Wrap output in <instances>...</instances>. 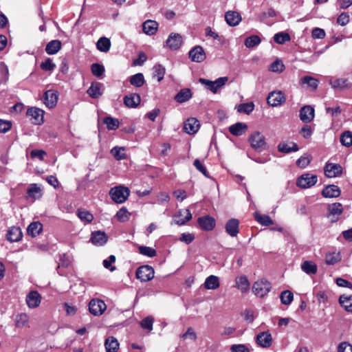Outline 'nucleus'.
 <instances>
[{
    "label": "nucleus",
    "instance_id": "f257e3e1",
    "mask_svg": "<svg viewBox=\"0 0 352 352\" xmlns=\"http://www.w3.org/2000/svg\"><path fill=\"white\" fill-rule=\"evenodd\" d=\"M111 199L118 204L124 203L129 196L130 191L122 186L112 188L109 192Z\"/></svg>",
    "mask_w": 352,
    "mask_h": 352
},
{
    "label": "nucleus",
    "instance_id": "f03ea898",
    "mask_svg": "<svg viewBox=\"0 0 352 352\" xmlns=\"http://www.w3.org/2000/svg\"><path fill=\"white\" fill-rule=\"evenodd\" d=\"M248 140L251 146L256 151H262L267 147L265 136L258 131L252 133Z\"/></svg>",
    "mask_w": 352,
    "mask_h": 352
},
{
    "label": "nucleus",
    "instance_id": "7ed1b4c3",
    "mask_svg": "<svg viewBox=\"0 0 352 352\" xmlns=\"http://www.w3.org/2000/svg\"><path fill=\"white\" fill-rule=\"evenodd\" d=\"M318 182V177L311 173H305L300 175L296 180V186L300 188H309L314 186Z\"/></svg>",
    "mask_w": 352,
    "mask_h": 352
},
{
    "label": "nucleus",
    "instance_id": "20e7f679",
    "mask_svg": "<svg viewBox=\"0 0 352 352\" xmlns=\"http://www.w3.org/2000/svg\"><path fill=\"white\" fill-rule=\"evenodd\" d=\"M228 80V78L220 77L214 81H211L204 78H199V82L206 86V87L212 93H216L217 90L225 85Z\"/></svg>",
    "mask_w": 352,
    "mask_h": 352
},
{
    "label": "nucleus",
    "instance_id": "39448f33",
    "mask_svg": "<svg viewBox=\"0 0 352 352\" xmlns=\"http://www.w3.org/2000/svg\"><path fill=\"white\" fill-rule=\"evenodd\" d=\"M136 277L142 282L151 280L154 277V270L149 265H142L138 268Z\"/></svg>",
    "mask_w": 352,
    "mask_h": 352
},
{
    "label": "nucleus",
    "instance_id": "423d86ee",
    "mask_svg": "<svg viewBox=\"0 0 352 352\" xmlns=\"http://www.w3.org/2000/svg\"><path fill=\"white\" fill-rule=\"evenodd\" d=\"M252 290L256 296L263 297L270 291V284L266 280H258L254 283Z\"/></svg>",
    "mask_w": 352,
    "mask_h": 352
},
{
    "label": "nucleus",
    "instance_id": "0eeeda50",
    "mask_svg": "<svg viewBox=\"0 0 352 352\" xmlns=\"http://www.w3.org/2000/svg\"><path fill=\"white\" fill-rule=\"evenodd\" d=\"M256 344L261 348H269L271 346L273 338L269 331H262L258 333L255 338Z\"/></svg>",
    "mask_w": 352,
    "mask_h": 352
},
{
    "label": "nucleus",
    "instance_id": "6e6552de",
    "mask_svg": "<svg viewBox=\"0 0 352 352\" xmlns=\"http://www.w3.org/2000/svg\"><path fill=\"white\" fill-rule=\"evenodd\" d=\"M107 309L104 302L100 299H92L89 303V309L94 316H100Z\"/></svg>",
    "mask_w": 352,
    "mask_h": 352
},
{
    "label": "nucleus",
    "instance_id": "1a4fd4ad",
    "mask_svg": "<svg viewBox=\"0 0 352 352\" xmlns=\"http://www.w3.org/2000/svg\"><path fill=\"white\" fill-rule=\"evenodd\" d=\"M285 100V96L281 91L270 92L267 98V104L272 107L279 106L283 104Z\"/></svg>",
    "mask_w": 352,
    "mask_h": 352
},
{
    "label": "nucleus",
    "instance_id": "9d476101",
    "mask_svg": "<svg viewBox=\"0 0 352 352\" xmlns=\"http://www.w3.org/2000/svg\"><path fill=\"white\" fill-rule=\"evenodd\" d=\"M26 114L34 124H41L43 122L44 111L39 108L30 107L28 109Z\"/></svg>",
    "mask_w": 352,
    "mask_h": 352
},
{
    "label": "nucleus",
    "instance_id": "9b49d317",
    "mask_svg": "<svg viewBox=\"0 0 352 352\" xmlns=\"http://www.w3.org/2000/svg\"><path fill=\"white\" fill-rule=\"evenodd\" d=\"M58 95L57 91L50 89L44 93L43 100L44 104L48 108L54 107L58 102Z\"/></svg>",
    "mask_w": 352,
    "mask_h": 352
},
{
    "label": "nucleus",
    "instance_id": "f8f14e48",
    "mask_svg": "<svg viewBox=\"0 0 352 352\" xmlns=\"http://www.w3.org/2000/svg\"><path fill=\"white\" fill-rule=\"evenodd\" d=\"M324 174L327 177H336L342 174V166L338 164L328 163L325 165Z\"/></svg>",
    "mask_w": 352,
    "mask_h": 352
},
{
    "label": "nucleus",
    "instance_id": "ddd939ff",
    "mask_svg": "<svg viewBox=\"0 0 352 352\" xmlns=\"http://www.w3.org/2000/svg\"><path fill=\"white\" fill-rule=\"evenodd\" d=\"M41 299V296L37 291H31L27 295L25 300L29 308L34 309L39 306Z\"/></svg>",
    "mask_w": 352,
    "mask_h": 352
},
{
    "label": "nucleus",
    "instance_id": "4468645a",
    "mask_svg": "<svg viewBox=\"0 0 352 352\" xmlns=\"http://www.w3.org/2000/svg\"><path fill=\"white\" fill-rule=\"evenodd\" d=\"M166 44L172 50L179 49L182 44V36L179 34L171 33L167 38Z\"/></svg>",
    "mask_w": 352,
    "mask_h": 352
},
{
    "label": "nucleus",
    "instance_id": "2eb2a0df",
    "mask_svg": "<svg viewBox=\"0 0 352 352\" xmlns=\"http://www.w3.org/2000/svg\"><path fill=\"white\" fill-rule=\"evenodd\" d=\"M189 57L192 61L201 63L206 58V54L202 47L197 45L189 52Z\"/></svg>",
    "mask_w": 352,
    "mask_h": 352
},
{
    "label": "nucleus",
    "instance_id": "dca6fc26",
    "mask_svg": "<svg viewBox=\"0 0 352 352\" xmlns=\"http://www.w3.org/2000/svg\"><path fill=\"white\" fill-rule=\"evenodd\" d=\"M108 240V236L104 232L96 231L92 232L90 241L96 246L104 245Z\"/></svg>",
    "mask_w": 352,
    "mask_h": 352
},
{
    "label": "nucleus",
    "instance_id": "f3484780",
    "mask_svg": "<svg viewBox=\"0 0 352 352\" xmlns=\"http://www.w3.org/2000/svg\"><path fill=\"white\" fill-rule=\"evenodd\" d=\"M199 128V122L195 118H188L184 123V129L188 134H195Z\"/></svg>",
    "mask_w": 352,
    "mask_h": 352
},
{
    "label": "nucleus",
    "instance_id": "a211bd4d",
    "mask_svg": "<svg viewBox=\"0 0 352 352\" xmlns=\"http://www.w3.org/2000/svg\"><path fill=\"white\" fill-rule=\"evenodd\" d=\"M239 222L236 219H230L226 224V232L232 237L236 236L239 233Z\"/></svg>",
    "mask_w": 352,
    "mask_h": 352
},
{
    "label": "nucleus",
    "instance_id": "6ab92c4d",
    "mask_svg": "<svg viewBox=\"0 0 352 352\" xmlns=\"http://www.w3.org/2000/svg\"><path fill=\"white\" fill-rule=\"evenodd\" d=\"M299 116L302 122H309L314 118V109L311 106H305L300 109Z\"/></svg>",
    "mask_w": 352,
    "mask_h": 352
},
{
    "label": "nucleus",
    "instance_id": "aec40b11",
    "mask_svg": "<svg viewBox=\"0 0 352 352\" xmlns=\"http://www.w3.org/2000/svg\"><path fill=\"white\" fill-rule=\"evenodd\" d=\"M141 102L140 96L133 93L124 97V103L129 108L137 107Z\"/></svg>",
    "mask_w": 352,
    "mask_h": 352
},
{
    "label": "nucleus",
    "instance_id": "412c9836",
    "mask_svg": "<svg viewBox=\"0 0 352 352\" xmlns=\"http://www.w3.org/2000/svg\"><path fill=\"white\" fill-rule=\"evenodd\" d=\"M192 218V214L188 209L180 210L175 215V222L179 226L184 225Z\"/></svg>",
    "mask_w": 352,
    "mask_h": 352
},
{
    "label": "nucleus",
    "instance_id": "4be33fe9",
    "mask_svg": "<svg viewBox=\"0 0 352 352\" xmlns=\"http://www.w3.org/2000/svg\"><path fill=\"white\" fill-rule=\"evenodd\" d=\"M341 191L340 188L336 185H329L326 186L322 191V195L327 198H336L340 195Z\"/></svg>",
    "mask_w": 352,
    "mask_h": 352
},
{
    "label": "nucleus",
    "instance_id": "5701e85b",
    "mask_svg": "<svg viewBox=\"0 0 352 352\" xmlns=\"http://www.w3.org/2000/svg\"><path fill=\"white\" fill-rule=\"evenodd\" d=\"M198 223L205 230H212L215 226L214 218L210 216L201 217L198 219Z\"/></svg>",
    "mask_w": 352,
    "mask_h": 352
},
{
    "label": "nucleus",
    "instance_id": "b1692460",
    "mask_svg": "<svg viewBox=\"0 0 352 352\" xmlns=\"http://www.w3.org/2000/svg\"><path fill=\"white\" fill-rule=\"evenodd\" d=\"M158 28V23L155 21L147 20L142 24V30L147 35H153Z\"/></svg>",
    "mask_w": 352,
    "mask_h": 352
},
{
    "label": "nucleus",
    "instance_id": "393cba45",
    "mask_svg": "<svg viewBox=\"0 0 352 352\" xmlns=\"http://www.w3.org/2000/svg\"><path fill=\"white\" fill-rule=\"evenodd\" d=\"M248 126L245 123L243 122H237L229 127V131L230 133L235 136L242 135L246 132Z\"/></svg>",
    "mask_w": 352,
    "mask_h": 352
},
{
    "label": "nucleus",
    "instance_id": "a878e982",
    "mask_svg": "<svg viewBox=\"0 0 352 352\" xmlns=\"http://www.w3.org/2000/svg\"><path fill=\"white\" fill-rule=\"evenodd\" d=\"M298 146L294 142H280L278 145V151L284 153L298 151Z\"/></svg>",
    "mask_w": 352,
    "mask_h": 352
},
{
    "label": "nucleus",
    "instance_id": "bb28decb",
    "mask_svg": "<svg viewBox=\"0 0 352 352\" xmlns=\"http://www.w3.org/2000/svg\"><path fill=\"white\" fill-rule=\"evenodd\" d=\"M226 22L230 26H235L239 24L241 20L239 13L234 11H228L225 14Z\"/></svg>",
    "mask_w": 352,
    "mask_h": 352
},
{
    "label": "nucleus",
    "instance_id": "cd10ccee",
    "mask_svg": "<svg viewBox=\"0 0 352 352\" xmlns=\"http://www.w3.org/2000/svg\"><path fill=\"white\" fill-rule=\"evenodd\" d=\"M22 232L19 227L13 226L10 228L7 233V239L10 242H17L21 240Z\"/></svg>",
    "mask_w": 352,
    "mask_h": 352
},
{
    "label": "nucleus",
    "instance_id": "c85d7f7f",
    "mask_svg": "<svg viewBox=\"0 0 352 352\" xmlns=\"http://www.w3.org/2000/svg\"><path fill=\"white\" fill-rule=\"evenodd\" d=\"M61 42L59 40L50 41L45 47V52L47 54H56L61 48Z\"/></svg>",
    "mask_w": 352,
    "mask_h": 352
},
{
    "label": "nucleus",
    "instance_id": "c756f323",
    "mask_svg": "<svg viewBox=\"0 0 352 352\" xmlns=\"http://www.w3.org/2000/svg\"><path fill=\"white\" fill-rule=\"evenodd\" d=\"M236 287L242 293L246 292L250 288V283L245 276H241L236 278Z\"/></svg>",
    "mask_w": 352,
    "mask_h": 352
},
{
    "label": "nucleus",
    "instance_id": "7c9ffc66",
    "mask_svg": "<svg viewBox=\"0 0 352 352\" xmlns=\"http://www.w3.org/2000/svg\"><path fill=\"white\" fill-rule=\"evenodd\" d=\"M192 97V92L189 89H181L175 96V100L179 103L188 101Z\"/></svg>",
    "mask_w": 352,
    "mask_h": 352
},
{
    "label": "nucleus",
    "instance_id": "2f4dec72",
    "mask_svg": "<svg viewBox=\"0 0 352 352\" xmlns=\"http://www.w3.org/2000/svg\"><path fill=\"white\" fill-rule=\"evenodd\" d=\"M102 85L100 82L92 83L87 89V94L93 98H98L102 96L101 91Z\"/></svg>",
    "mask_w": 352,
    "mask_h": 352
},
{
    "label": "nucleus",
    "instance_id": "473e14b6",
    "mask_svg": "<svg viewBox=\"0 0 352 352\" xmlns=\"http://www.w3.org/2000/svg\"><path fill=\"white\" fill-rule=\"evenodd\" d=\"M27 193L30 197L34 199H39L42 197V189L36 184H32L28 188Z\"/></svg>",
    "mask_w": 352,
    "mask_h": 352
},
{
    "label": "nucleus",
    "instance_id": "72a5a7b5",
    "mask_svg": "<svg viewBox=\"0 0 352 352\" xmlns=\"http://www.w3.org/2000/svg\"><path fill=\"white\" fill-rule=\"evenodd\" d=\"M204 285L206 289H216L219 287V278L216 276L210 275L206 278Z\"/></svg>",
    "mask_w": 352,
    "mask_h": 352
},
{
    "label": "nucleus",
    "instance_id": "f704fd0d",
    "mask_svg": "<svg viewBox=\"0 0 352 352\" xmlns=\"http://www.w3.org/2000/svg\"><path fill=\"white\" fill-rule=\"evenodd\" d=\"M43 226L40 222L34 221L31 223L27 229V232L29 235L35 237L38 235L42 231Z\"/></svg>",
    "mask_w": 352,
    "mask_h": 352
},
{
    "label": "nucleus",
    "instance_id": "c9c22d12",
    "mask_svg": "<svg viewBox=\"0 0 352 352\" xmlns=\"http://www.w3.org/2000/svg\"><path fill=\"white\" fill-rule=\"evenodd\" d=\"M152 70L153 78H156L158 82L162 81L166 73L165 67L163 65L158 64L154 65Z\"/></svg>",
    "mask_w": 352,
    "mask_h": 352
},
{
    "label": "nucleus",
    "instance_id": "e433bc0d",
    "mask_svg": "<svg viewBox=\"0 0 352 352\" xmlns=\"http://www.w3.org/2000/svg\"><path fill=\"white\" fill-rule=\"evenodd\" d=\"M339 302L341 306L349 312H352V295H341L339 298Z\"/></svg>",
    "mask_w": 352,
    "mask_h": 352
},
{
    "label": "nucleus",
    "instance_id": "4c0bfd02",
    "mask_svg": "<svg viewBox=\"0 0 352 352\" xmlns=\"http://www.w3.org/2000/svg\"><path fill=\"white\" fill-rule=\"evenodd\" d=\"M96 47L102 52H107L111 47V41L107 37H101L96 43Z\"/></svg>",
    "mask_w": 352,
    "mask_h": 352
},
{
    "label": "nucleus",
    "instance_id": "58836bf2",
    "mask_svg": "<svg viewBox=\"0 0 352 352\" xmlns=\"http://www.w3.org/2000/svg\"><path fill=\"white\" fill-rule=\"evenodd\" d=\"M329 84L334 89H344L350 87V84L346 78L331 79Z\"/></svg>",
    "mask_w": 352,
    "mask_h": 352
},
{
    "label": "nucleus",
    "instance_id": "ea45409f",
    "mask_svg": "<svg viewBox=\"0 0 352 352\" xmlns=\"http://www.w3.org/2000/svg\"><path fill=\"white\" fill-rule=\"evenodd\" d=\"M302 270L307 274H315L317 272V265L311 261H306L301 265Z\"/></svg>",
    "mask_w": 352,
    "mask_h": 352
},
{
    "label": "nucleus",
    "instance_id": "a19ab883",
    "mask_svg": "<svg viewBox=\"0 0 352 352\" xmlns=\"http://www.w3.org/2000/svg\"><path fill=\"white\" fill-rule=\"evenodd\" d=\"M104 346L107 352H116L118 349L119 343L115 338L109 337L105 340Z\"/></svg>",
    "mask_w": 352,
    "mask_h": 352
},
{
    "label": "nucleus",
    "instance_id": "79ce46f5",
    "mask_svg": "<svg viewBox=\"0 0 352 352\" xmlns=\"http://www.w3.org/2000/svg\"><path fill=\"white\" fill-rule=\"evenodd\" d=\"M111 153L116 160H122L126 158V153L124 147L114 146L111 150Z\"/></svg>",
    "mask_w": 352,
    "mask_h": 352
},
{
    "label": "nucleus",
    "instance_id": "37998d69",
    "mask_svg": "<svg viewBox=\"0 0 352 352\" xmlns=\"http://www.w3.org/2000/svg\"><path fill=\"white\" fill-rule=\"evenodd\" d=\"M29 317L26 314H21L16 317V327L18 328L29 327Z\"/></svg>",
    "mask_w": 352,
    "mask_h": 352
},
{
    "label": "nucleus",
    "instance_id": "c03bdc74",
    "mask_svg": "<svg viewBox=\"0 0 352 352\" xmlns=\"http://www.w3.org/2000/svg\"><path fill=\"white\" fill-rule=\"evenodd\" d=\"M144 82V77L142 73H138L130 77V83L134 87H141Z\"/></svg>",
    "mask_w": 352,
    "mask_h": 352
},
{
    "label": "nucleus",
    "instance_id": "a18cd8bd",
    "mask_svg": "<svg viewBox=\"0 0 352 352\" xmlns=\"http://www.w3.org/2000/svg\"><path fill=\"white\" fill-rule=\"evenodd\" d=\"M328 210L331 216H339L343 212V207L340 203L336 202L330 204L328 207Z\"/></svg>",
    "mask_w": 352,
    "mask_h": 352
},
{
    "label": "nucleus",
    "instance_id": "49530a36",
    "mask_svg": "<svg viewBox=\"0 0 352 352\" xmlns=\"http://www.w3.org/2000/svg\"><path fill=\"white\" fill-rule=\"evenodd\" d=\"M340 141L344 146H351L352 145V133L349 131H345L341 134Z\"/></svg>",
    "mask_w": 352,
    "mask_h": 352
},
{
    "label": "nucleus",
    "instance_id": "de8ad7c7",
    "mask_svg": "<svg viewBox=\"0 0 352 352\" xmlns=\"http://www.w3.org/2000/svg\"><path fill=\"white\" fill-rule=\"evenodd\" d=\"M255 219L261 225L268 226L273 224L272 219L265 214H260L257 212L254 214Z\"/></svg>",
    "mask_w": 352,
    "mask_h": 352
},
{
    "label": "nucleus",
    "instance_id": "09e8293b",
    "mask_svg": "<svg viewBox=\"0 0 352 352\" xmlns=\"http://www.w3.org/2000/svg\"><path fill=\"white\" fill-rule=\"evenodd\" d=\"M77 214L80 219L85 223H91L94 219L92 214L86 210H78Z\"/></svg>",
    "mask_w": 352,
    "mask_h": 352
},
{
    "label": "nucleus",
    "instance_id": "8fccbe9b",
    "mask_svg": "<svg viewBox=\"0 0 352 352\" xmlns=\"http://www.w3.org/2000/svg\"><path fill=\"white\" fill-rule=\"evenodd\" d=\"M280 298L283 304L288 305L292 302L294 299V295L290 291L285 290L281 292Z\"/></svg>",
    "mask_w": 352,
    "mask_h": 352
},
{
    "label": "nucleus",
    "instance_id": "3c124183",
    "mask_svg": "<svg viewBox=\"0 0 352 352\" xmlns=\"http://www.w3.org/2000/svg\"><path fill=\"white\" fill-rule=\"evenodd\" d=\"M300 83L302 85L307 84L309 87L316 89L318 87V80L311 76H304L300 79Z\"/></svg>",
    "mask_w": 352,
    "mask_h": 352
},
{
    "label": "nucleus",
    "instance_id": "603ef678",
    "mask_svg": "<svg viewBox=\"0 0 352 352\" xmlns=\"http://www.w3.org/2000/svg\"><path fill=\"white\" fill-rule=\"evenodd\" d=\"M138 250L141 254L150 258H153L156 255V250L151 247L142 245L139 246Z\"/></svg>",
    "mask_w": 352,
    "mask_h": 352
},
{
    "label": "nucleus",
    "instance_id": "864d4df0",
    "mask_svg": "<svg viewBox=\"0 0 352 352\" xmlns=\"http://www.w3.org/2000/svg\"><path fill=\"white\" fill-rule=\"evenodd\" d=\"M274 40L276 43L283 44L285 42L290 41V36L286 32H281L274 36Z\"/></svg>",
    "mask_w": 352,
    "mask_h": 352
},
{
    "label": "nucleus",
    "instance_id": "5fc2aeb1",
    "mask_svg": "<svg viewBox=\"0 0 352 352\" xmlns=\"http://www.w3.org/2000/svg\"><path fill=\"white\" fill-rule=\"evenodd\" d=\"M285 69V65L283 63V62L279 60L276 59L275 61H274L270 66L269 69L271 72H276V73H281Z\"/></svg>",
    "mask_w": 352,
    "mask_h": 352
},
{
    "label": "nucleus",
    "instance_id": "6e6d98bb",
    "mask_svg": "<svg viewBox=\"0 0 352 352\" xmlns=\"http://www.w3.org/2000/svg\"><path fill=\"white\" fill-rule=\"evenodd\" d=\"M40 67L43 71L52 72L56 67V64L53 63L52 58H47L45 61L41 63Z\"/></svg>",
    "mask_w": 352,
    "mask_h": 352
},
{
    "label": "nucleus",
    "instance_id": "4d7b16f0",
    "mask_svg": "<svg viewBox=\"0 0 352 352\" xmlns=\"http://www.w3.org/2000/svg\"><path fill=\"white\" fill-rule=\"evenodd\" d=\"M260 43L261 38H259V36L256 35H253L248 37L245 39V45L248 48H251L258 45Z\"/></svg>",
    "mask_w": 352,
    "mask_h": 352
},
{
    "label": "nucleus",
    "instance_id": "13d9d810",
    "mask_svg": "<svg viewBox=\"0 0 352 352\" xmlns=\"http://www.w3.org/2000/svg\"><path fill=\"white\" fill-rule=\"evenodd\" d=\"M104 123L106 124L109 130H115L119 126V122L117 119L111 117L104 118Z\"/></svg>",
    "mask_w": 352,
    "mask_h": 352
},
{
    "label": "nucleus",
    "instance_id": "bf43d9fd",
    "mask_svg": "<svg viewBox=\"0 0 352 352\" xmlns=\"http://www.w3.org/2000/svg\"><path fill=\"white\" fill-rule=\"evenodd\" d=\"M153 322L154 318L152 316H147L140 322V326L144 329L151 331Z\"/></svg>",
    "mask_w": 352,
    "mask_h": 352
},
{
    "label": "nucleus",
    "instance_id": "052dcab7",
    "mask_svg": "<svg viewBox=\"0 0 352 352\" xmlns=\"http://www.w3.org/2000/svg\"><path fill=\"white\" fill-rule=\"evenodd\" d=\"M254 108V105L252 102L243 103L239 106L238 111L241 113L249 114L253 111Z\"/></svg>",
    "mask_w": 352,
    "mask_h": 352
},
{
    "label": "nucleus",
    "instance_id": "680f3d73",
    "mask_svg": "<svg viewBox=\"0 0 352 352\" xmlns=\"http://www.w3.org/2000/svg\"><path fill=\"white\" fill-rule=\"evenodd\" d=\"M130 213L127 211L125 208H122L116 213V217L118 221L121 222L126 221L129 219Z\"/></svg>",
    "mask_w": 352,
    "mask_h": 352
},
{
    "label": "nucleus",
    "instance_id": "e2e57ef3",
    "mask_svg": "<svg viewBox=\"0 0 352 352\" xmlns=\"http://www.w3.org/2000/svg\"><path fill=\"white\" fill-rule=\"evenodd\" d=\"M91 69L92 74L97 77L102 76L104 72V66L102 65H100L98 63L92 64L91 67Z\"/></svg>",
    "mask_w": 352,
    "mask_h": 352
},
{
    "label": "nucleus",
    "instance_id": "0e129e2a",
    "mask_svg": "<svg viewBox=\"0 0 352 352\" xmlns=\"http://www.w3.org/2000/svg\"><path fill=\"white\" fill-rule=\"evenodd\" d=\"M116 256L110 255L107 259L103 261V266L109 270L111 272H113L116 270V267L112 265V263H115Z\"/></svg>",
    "mask_w": 352,
    "mask_h": 352
},
{
    "label": "nucleus",
    "instance_id": "69168bd1",
    "mask_svg": "<svg viewBox=\"0 0 352 352\" xmlns=\"http://www.w3.org/2000/svg\"><path fill=\"white\" fill-rule=\"evenodd\" d=\"M340 261L338 254L336 253H329L326 255L325 262L328 265H334Z\"/></svg>",
    "mask_w": 352,
    "mask_h": 352
},
{
    "label": "nucleus",
    "instance_id": "338daca9",
    "mask_svg": "<svg viewBox=\"0 0 352 352\" xmlns=\"http://www.w3.org/2000/svg\"><path fill=\"white\" fill-rule=\"evenodd\" d=\"M230 350L232 352H250L248 347L242 344H232L230 346Z\"/></svg>",
    "mask_w": 352,
    "mask_h": 352
},
{
    "label": "nucleus",
    "instance_id": "774afa93",
    "mask_svg": "<svg viewBox=\"0 0 352 352\" xmlns=\"http://www.w3.org/2000/svg\"><path fill=\"white\" fill-rule=\"evenodd\" d=\"M338 352H352V346L347 342H342L338 347Z\"/></svg>",
    "mask_w": 352,
    "mask_h": 352
}]
</instances>
